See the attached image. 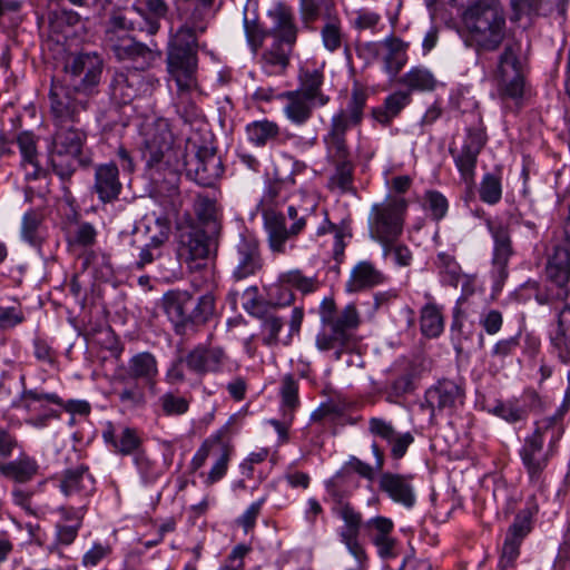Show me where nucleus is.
I'll use <instances>...</instances> for the list:
<instances>
[{
    "mask_svg": "<svg viewBox=\"0 0 570 570\" xmlns=\"http://www.w3.org/2000/svg\"><path fill=\"white\" fill-rule=\"evenodd\" d=\"M181 206V202L179 196H176L171 202L170 206L166 208V215L159 216L155 220V225L157 227V232L150 236L149 242L146 244L150 247L159 248L163 250V246L169 239L170 234V216H174L178 213Z\"/></svg>",
    "mask_w": 570,
    "mask_h": 570,
    "instance_id": "nucleus-43",
    "label": "nucleus"
},
{
    "mask_svg": "<svg viewBox=\"0 0 570 570\" xmlns=\"http://www.w3.org/2000/svg\"><path fill=\"white\" fill-rule=\"evenodd\" d=\"M102 67V59L97 53L77 55L66 62L62 81L89 96L100 82Z\"/></svg>",
    "mask_w": 570,
    "mask_h": 570,
    "instance_id": "nucleus-11",
    "label": "nucleus"
},
{
    "mask_svg": "<svg viewBox=\"0 0 570 570\" xmlns=\"http://www.w3.org/2000/svg\"><path fill=\"white\" fill-rule=\"evenodd\" d=\"M121 189L119 168L115 163L99 164L95 167L92 191L101 203L117 200Z\"/></svg>",
    "mask_w": 570,
    "mask_h": 570,
    "instance_id": "nucleus-24",
    "label": "nucleus"
},
{
    "mask_svg": "<svg viewBox=\"0 0 570 570\" xmlns=\"http://www.w3.org/2000/svg\"><path fill=\"white\" fill-rule=\"evenodd\" d=\"M485 144V134L480 129H469L461 151L454 156L455 165L466 184L474 180L478 156Z\"/></svg>",
    "mask_w": 570,
    "mask_h": 570,
    "instance_id": "nucleus-22",
    "label": "nucleus"
},
{
    "mask_svg": "<svg viewBox=\"0 0 570 570\" xmlns=\"http://www.w3.org/2000/svg\"><path fill=\"white\" fill-rule=\"evenodd\" d=\"M127 373L135 381L141 380L153 387L158 375V363L155 355L149 352L135 354L128 361Z\"/></svg>",
    "mask_w": 570,
    "mask_h": 570,
    "instance_id": "nucleus-36",
    "label": "nucleus"
},
{
    "mask_svg": "<svg viewBox=\"0 0 570 570\" xmlns=\"http://www.w3.org/2000/svg\"><path fill=\"white\" fill-rule=\"evenodd\" d=\"M230 363V358L222 346L199 344L185 356L187 367L199 374L220 373Z\"/></svg>",
    "mask_w": 570,
    "mask_h": 570,
    "instance_id": "nucleus-16",
    "label": "nucleus"
},
{
    "mask_svg": "<svg viewBox=\"0 0 570 570\" xmlns=\"http://www.w3.org/2000/svg\"><path fill=\"white\" fill-rule=\"evenodd\" d=\"M276 98L284 102L283 112L286 119L296 126L305 125L312 118L314 108L318 106L295 90L284 91Z\"/></svg>",
    "mask_w": 570,
    "mask_h": 570,
    "instance_id": "nucleus-28",
    "label": "nucleus"
},
{
    "mask_svg": "<svg viewBox=\"0 0 570 570\" xmlns=\"http://www.w3.org/2000/svg\"><path fill=\"white\" fill-rule=\"evenodd\" d=\"M320 19L323 20L320 35L324 48L330 52L338 51L346 42V33L336 2L322 8Z\"/></svg>",
    "mask_w": 570,
    "mask_h": 570,
    "instance_id": "nucleus-21",
    "label": "nucleus"
},
{
    "mask_svg": "<svg viewBox=\"0 0 570 570\" xmlns=\"http://www.w3.org/2000/svg\"><path fill=\"white\" fill-rule=\"evenodd\" d=\"M12 501L16 505L23 509L28 514L40 518L46 513V505L35 502V492L17 485L11 492Z\"/></svg>",
    "mask_w": 570,
    "mask_h": 570,
    "instance_id": "nucleus-52",
    "label": "nucleus"
},
{
    "mask_svg": "<svg viewBox=\"0 0 570 570\" xmlns=\"http://www.w3.org/2000/svg\"><path fill=\"white\" fill-rule=\"evenodd\" d=\"M193 305L194 298L186 291H169L164 295V311L174 324L177 334H185L189 328L190 307Z\"/></svg>",
    "mask_w": 570,
    "mask_h": 570,
    "instance_id": "nucleus-23",
    "label": "nucleus"
},
{
    "mask_svg": "<svg viewBox=\"0 0 570 570\" xmlns=\"http://www.w3.org/2000/svg\"><path fill=\"white\" fill-rule=\"evenodd\" d=\"M148 83L142 72L135 70L117 71L110 83L111 98L122 105L132 101L140 94L146 92Z\"/></svg>",
    "mask_w": 570,
    "mask_h": 570,
    "instance_id": "nucleus-19",
    "label": "nucleus"
},
{
    "mask_svg": "<svg viewBox=\"0 0 570 570\" xmlns=\"http://www.w3.org/2000/svg\"><path fill=\"white\" fill-rule=\"evenodd\" d=\"M400 81L410 89L419 91L434 90L438 83L433 73L423 67H413Z\"/></svg>",
    "mask_w": 570,
    "mask_h": 570,
    "instance_id": "nucleus-47",
    "label": "nucleus"
},
{
    "mask_svg": "<svg viewBox=\"0 0 570 570\" xmlns=\"http://www.w3.org/2000/svg\"><path fill=\"white\" fill-rule=\"evenodd\" d=\"M333 513L343 521L337 535L347 552H365L360 535L364 525L363 515L351 503L340 501L333 507Z\"/></svg>",
    "mask_w": 570,
    "mask_h": 570,
    "instance_id": "nucleus-14",
    "label": "nucleus"
},
{
    "mask_svg": "<svg viewBox=\"0 0 570 570\" xmlns=\"http://www.w3.org/2000/svg\"><path fill=\"white\" fill-rule=\"evenodd\" d=\"M110 51L120 61H131L140 68L150 67L157 59L160 58L161 52L155 47H149L134 37L117 38L110 36Z\"/></svg>",
    "mask_w": 570,
    "mask_h": 570,
    "instance_id": "nucleus-17",
    "label": "nucleus"
},
{
    "mask_svg": "<svg viewBox=\"0 0 570 570\" xmlns=\"http://www.w3.org/2000/svg\"><path fill=\"white\" fill-rule=\"evenodd\" d=\"M60 520L56 524V542L62 546L71 544L82 525L86 508L78 509L61 507L58 510Z\"/></svg>",
    "mask_w": 570,
    "mask_h": 570,
    "instance_id": "nucleus-32",
    "label": "nucleus"
},
{
    "mask_svg": "<svg viewBox=\"0 0 570 570\" xmlns=\"http://www.w3.org/2000/svg\"><path fill=\"white\" fill-rule=\"evenodd\" d=\"M425 209L430 213L433 219H442L449 208L446 198L439 191L429 190L424 196Z\"/></svg>",
    "mask_w": 570,
    "mask_h": 570,
    "instance_id": "nucleus-61",
    "label": "nucleus"
},
{
    "mask_svg": "<svg viewBox=\"0 0 570 570\" xmlns=\"http://www.w3.org/2000/svg\"><path fill=\"white\" fill-rule=\"evenodd\" d=\"M330 2H335V0H299L298 13L304 27L313 28L315 22L320 20L321 9Z\"/></svg>",
    "mask_w": 570,
    "mask_h": 570,
    "instance_id": "nucleus-56",
    "label": "nucleus"
},
{
    "mask_svg": "<svg viewBox=\"0 0 570 570\" xmlns=\"http://www.w3.org/2000/svg\"><path fill=\"white\" fill-rule=\"evenodd\" d=\"M130 11L127 9H114L105 29V45L110 50V36L117 38H130V31H137L134 18L129 17Z\"/></svg>",
    "mask_w": 570,
    "mask_h": 570,
    "instance_id": "nucleus-40",
    "label": "nucleus"
},
{
    "mask_svg": "<svg viewBox=\"0 0 570 570\" xmlns=\"http://www.w3.org/2000/svg\"><path fill=\"white\" fill-rule=\"evenodd\" d=\"M420 324L423 335L438 337L444 328L442 308L435 303H426L421 309Z\"/></svg>",
    "mask_w": 570,
    "mask_h": 570,
    "instance_id": "nucleus-44",
    "label": "nucleus"
},
{
    "mask_svg": "<svg viewBox=\"0 0 570 570\" xmlns=\"http://www.w3.org/2000/svg\"><path fill=\"white\" fill-rule=\"evenodd\" d=\"M229 263L236 281L255 275L263 267V258L257 237L249 233L240 234L238 243L230 253Z\"/></svg>",
    "mask_w": 570,
    "mask_h": 570,
    "instance_id": "nucleus-13",
    "label": "nucleus"
},
{
    "mask_svg": "<svg viewBox=\"0 0 570 570\" xmlns=\"http://www.w3.org/2000/svg\"><path fill=\"white\" fill-rule=\"evenodd\" d=\"M189 16L184 24H189L196 31L204 33L207 29V18L213 4V0H187Z\"/></svg>",
    "mask_w": 570,
    "mask_h": 570,
    "instance_id": "nucleus-51",
    "label": "nucleus"
},
{
    "mask_svg": "<svg viewBox=\"0 0 570 570\" xmlns=\"http://www.w3.org/2000/svg\"><path fill=\"white\" fill-rule=\"evenodd\" d=\"M102 438L114 448L115 452L122 455H136L141 445V439L137 430L129 426L116 429L109 423L102 433Z\"/></svg>",
    "mask_w": 570,
    "mask_h": 570,
    "instance_id": "nucleus-35",
    "label": "nucleus"
},
{
    "mask_svg": "<svg viewBox=\"0 0 570 570\" xmlns=\"http://www.w3.org/2000/svg\"><path fill=\"white\" fill-rule=\"evenodd\" d=\"M227 430L220 429L207 438L191 459L190 466L194 471L200 469L209 456L215 458L205 484L210 487L225 476L232 454V446L226 440Z\"/></svg>",
    "mask_w": 570,
    "mask_h": 570,
    "instance_id": "nucleus-9",
    "label": "nucleus"
},
{
    "mask_svg": "<svg viewBox=\"0 0 570 570\" xmlns=\"http://www.w3.org/2000/svg\"><path fill=\"white\" fill-rule=\"evenodd\" d=\"M334 173L328 179V188L341 194L353 191V164L352 161L333 163Z\"/></svg>",
    "mask_w": 570,
    "mask_h": 570,
    "instance_id": "nucleus-49",
    "label": "nucleus"
},
{
    "mask_svg": "<svg viewBox=\"0 0 570 570\" xmlns=\"http://www.w3.org/2000/svg\"><path fill=\"white\" fill-rule=\"evenodd\" d=\"M263 59L266 67L272 68L271 72H281L288 66V51L276 45L264 53Z\"/></svg>",
    "mask_w": 570,
    "mask_h": 570,
    "instance_id": "nucleus-64",
    "label": "nucleus"
},
{
    "mask_svg": "<svg viewBox=\"0 0 570 570\" xmlns=\"http://www.w3.org/2000/svg\"><path fill=\"white\" fill-rule=\"evenodd\" d=\"M324 75L318 69H302L298 75L297 92H302L305 97L323 107L328 104L330 98L323 90Z\"/></svg>",
    "mask_w": 570,
    "mask_h": 570,
    "instance_id": "nucleus-37",
    "label": "nucleus"
},
{
    "mask_svg": "<svg viewBox=\"0 0 570 570\" xmlns=\"http://www.w3.org/2000/svg\"><path fill=\"white\" fill-rule=\"evenodd\" d=\"M215 314V297L206 293L194 301L190 307L189 327L206 324Z\"/></svg>",
    "mask_w": 570,
    "mask_h": 570,
    "instance_id": "nucleus-50",
    "label": "nucleus"
},
{
    "mask_svg": "<svg viewBox=\"0 0 570 570\" xmlns=\"http://www.w3.org/2000/svg\"><path fill=\"white\" fill-rule=\"evenodd\" d=\"M247 139L256 147H265L279 139L281 128L272 120L262 119L247 124L245 128Z\"/></svg>",
    "mask_w": 570,
    "mask_h": 570,
    "instance_id": "nucleus-38",
    "label": "nucleus"
},
{
    "mask_svg": "<svg viewBox=\"0 0 570 570\" xmlns=\"http://www.w3.org/2000/svg\"><path fill=\"white\" fill-rule=\"evenodd\" d=\"M284 323L281 317L267 314L263 318L262 330L264 333L263 342L267 346H273L278 343V334Z\"/></svg>",
    "mask_w": 570,
    "mask_h": 570,
    "instance_id": "nucleus-62",
    "label": "nucleus"
},
{
    "mask_svg": "<svg viewBox=\"0 0 570 570\" xmlns=\"http://www.w3.org/2000/svg\"><path fill=\"white\" fill-rule=\"evenodd\" d=\"M531 523L527 515H517L509 527L499 560L500 569H508L514 566L520 554V547L523 539L530 533Z\"/></svg>",
    "mask_w": 570,
    "mask_h": 570,
    "instance_id": "nucleus-25",
    "label": "nucleus"
},
{
    "mask_svg": "<svg viewBox=\"0 0 570 570\" xmlns=\"http://www.w3.org/2000/svg\"><path fill=\"white\" fill-rule=\"evenodd\" d=\"M493 413L509 423H517L527 419L528 409L519 400L512 399L505 402H498Z\"/></svg>",
    "mask_w": 570,
    "mask_h": 570,
    "instance_id": "nucleus-54",
    "label": "nucleus"
},
{
    "mask_svg": "<svg viewBox=\"0 0 570 570\" xmlns=\"http://www.w3.org/2000/svg\"><path fill=\"white\" fill-rule=\"evenodd\" d=\"M88 96L76 91L65 81L52 80L49 102L55 125L76 124L87 110Z\"/></svg>",
    "mask_w": 570,
    "mask_h": 570,
    "instance_id": "nucleus-10",
    "label": "nucleus"
},
{
    "mask_svg": "<svg viewBox=\"0 0 570 570\" xmlns=\"http://www.w3.org/2000/svg\"><path fill=\"white\" fill-rule=\"evenodd\" d=\"M386 276L368 261L358 262L351 271L350 278L346 282V291L356 293L365 288H371L383 284Z\"/></svg>",
    "mask_w": 570,
    "mask_h": 570,
    "instance_id": "nucleus-34",
    "label": "nucleus"
},
{
    "mask_svg": "<svg viewBox=\"0 0 570 570\" xmlns=\"http://www.w3.org/2000/svg\"><path fill=\"white\" fill-rule=\"evenodd\" d=\"M547 275L553 288H568L570 281V258L567 254L556 256L547 265Z\"/></svg>",
    "mask_w": 570,
    "mask_h": 570,
    "instance_id": "nucleus-45",
    "label": "nucleus"
},
{
    "mask_svg": "<svg viewBox=\"0 0 570 570\" xmlns=\"http://www.w3.org/2000/svg\"><path fill=\"white\" fill-rule=\"evenodd\" d=\"M463 399L464 390L460 384L451 380H442L425 392L424 403L421 406L430 411L432 421L436 412L444 410L452 412L458 404L463 403Z\"/></svg>",
    "mask_w": 570,
    "mask_h": 570,
    "instance_id": "nucleus-15",
    "label": "nucleus"
},
{
    "mask_svg": "<svg viewBox=\"0 0 570 570\" xmlns=\"http://www.w3.org/2000/svg\"><path fill=\"white\" fill-rule=\"evenodd\" d=\"M279 282L288 287L295 288L303 294L312 293L316 289L317 282L314 277L305 276L299 269H292L279 275Z\"/></svg>",
    "mask_w": 570,
    "mask_h": 570,
    "instance_id": "nucleus-55",
    "label": "nucleus"
},
{
    "mask_svg": "<svg viewBox=\"0 0 570 570\" xmlns=\"http://www.w3.org/2000/svg\"><path fill=\"white\" fill-rule=\"evenodd\" d=\"M177 253L179 258L185 262L206 258L209 248L205 232L193 225L181 226L179 228Z\"/></svg>",
    "mask_w": 570,
    "mask_h": 570,
    "instance_id": "nucleus-27",
    "label": "nucleus"
},
{
    "mask_svg": "<svg viewBox=\"0 0 570 570\" xmlns=\"http://www.w3.org/2000/svg\"><path fill=\"white\" fill-rule=\"evenodd\" d=\"M372 543L376 547L381 558H391L394 556L395 540L391 537L394 523L385 517H374L365 523Z\"/></svg>",
    "mask_w": 570,
    "mask_h": 570,
    "instance_id": "nucleus-30",
    "label": "nucleus"
},
{
    "mask_svg": "<svg viewBox=\"0 0 570 570\" xmlns=\"http://www.w3.org/2000/svg\"><path fill=\"white\" fill-rule=\"evenodd\" d=\"M119 402L128 409L142 407L147 400L144 387L136 381L117 393Z\"/></svg>",
    "mask_w": 570,
    "mask_h": 570,
    "instance_id": "nucleus-58",
    "label": "nucleus"
},
{
    "mask_svg": "<svg viewBox=\"0 0 570 570\" xmlns=\"http://www.w3.org/2000/svg\"><path fill=\"white\" fill-rule=\"evenodd\" d=\"M368 47L376 51L384 50V69L391 77H395L407 63L409 43L399 37L390 36L380 42L370 43Z\"/></svg>",
    "mask_w": 570,
    "mask_h": 570,
    "instance_id": "nucleus-29",
    "label": "nucleus"
},
{
    "mask_svg": "<svg viewBox=\"0 0 570 570\" xmlns=\"http://www.w3.org/2000/svg\"><path fill=\"white\" fill-rule=\"evenodd\" d=\"M320 317L323 325L316 336L320 351H334L335 358L340 360L343 353L356 347L354 332L360 325V314L353 304L337 311L335 302L326 297L321 303Z\"/></svg>",
    "mask_w": 570,
    "mask_h": 570,
    "instance_id": "nucleus-3",
    "label": "nucleus"
},
{
    "mask_svg": "<svg viewBox=\"0 0 570 570\" xmlns=\"http://www.w3.org/2000/svg\"><path fill=\"white\" fill-rule=\"evenodd\" d=\"M554 417H547L537 423L534 432L524 440L520 450L522 463L532 482L541 479L543 470L547 468L550 452L543 450V431L552 426Z\"/></svg>",
    "mask_w": 570,
    "mask_h": 570,
    "instance_id": "nucleus-12",
    "label": "nucleus"
},
{
    "mask_svg": "<svg viewBox=\"0 0 570 570\" xmlns=\"http://www.w3.org/2000/svg\"><path fill=\"white\" fill-rule=\"evenodd\" d=\"M466 43L476 52L495 51L507 33L505 10L500 0H478L462 16Z\"/></svg>",
    "mask_w": 570,
    "mask_h": 570,
    "instance_id": "nucleus-2",
    "label": "nucleus"
},
{
    "mask_svg": "<svg viewBox=\"0 0 570 570\" xmlns=\"http://www.w3.org/2000/svg\"><path fill=\"white\" fill-rule=\"evenodd\" d=\"M488 228L494 240L493 248V268L498 282H503L508 277V263L513 254L511 237L507 226L501 223L488 220Z\"/></svg>",
    "mask_w": 570,
    "mask_h": 570,
    "instance_id": "nucleus-26",
    "label": "nucleus"
},
{
    "mask_svg": "<svg viewBox=\"0 0 570 570\" xmlns=\"http://www.w3.org/2000/svg\"><path fill=\"white\" fill-rule=\"evenodd\" d=\"M480 199L489 205H494L500 202L502 197L501 179L494 174H485L482 178L480 189Z\"/></svg>",
    "mask_w": 570,
    "mask_h": 570,
    "instance_id": "nucleus-57",
    "label": "nucleus"
},
{
    "mask_svg": "<svg viewBox=\"0 0 570 570\" xmlns=\"http://www.w3.org/2000/svg\"><path fill=\"white\" fill-rule=\"evenodd\" d=\"M435 266L444 283L450 286H458L462 278V271L454 256L444 252L439 253L436 256Z\"/></svg>",
    "mask_w": 570,
    "mask_h": 570,
    "instance_id": "nucleus-48",
    "label": "nucleus"
},
{
    "mask_svg": "<svg viewBox=\"0 0 570 570\" xmlns=\"http://www.w3.org/2000/svg\"><path fill=\"white\" fill-rule=\"evenodd\" d=\"M45 214L38 208L24 213L21 222V236L31 245H38L41 240V228Z\"/></svg>",
    "mask_w": 570,
    "mask_h": 570,
    "instance_id": "nucleus-46",
    "label": "nucleus"
},
{
    "mask_svg": "<svg viewBox=\"0 0 570 570\" xmlns=\"http://www.w3.org/2000/svg\"><path fill=\"white\" fill-rule=\"evenodd\" d=\"M141 145L142 158L148 168L186 174L202 186H210L222 174L220 160L216 154L202 148L191 157L175 144L174 135L166 119L159 118L145 127Z\"/></svg>",
    "mask_w": 570,
    "mask_h": 570,
    "instance_id": "nucleus-1",
    "label": "nucleus"
},
{
    "mask_svg": "<svg viewBox=\"0 0 570 570\" xmlns=\"http://www.w3.org/2000/svg\"><path fill=\"white\" fill-rule=\"evenodd\" d=\"M282 403L284 413H293L298 405V385L291 375H286L282 381L281 387Z\"/></svg>",
    "mask_w": 570,
    "mask_h": 570,
    "instance_id": "nucleus-59",
    "label": "nucleus"
},
{
    "mask_svg": "<svg viewBox=\"0 0 570 570\" xmlns=\"http://www.w3.org/2000/svg\"><path fill=\"white\" fill-rule=\"evenodd\" d=\"M50 147V163L55 174L62 180L69 179L78 166L87 167L91 157L85 153L87 134L73 124L55 125Z\"/></svg>",
    "mask_w": 570,
    "mask_h": 570,
    "instance_id": "nucleus-4",
    "label": "nucleus"
},
{
    "mask_svg": "<svg viewBox=\"0 0 570 570\" xmlns=\"http://www.w3.org/2000/svg\"><path fill=\"white\" fill-rule=\"evenodd\" d=\"M407 202L401 196H387L384 200L372 205L368 215V232L372 239L383 246L387 255L390 246L403 233Z\"/></svg>",
    "mask_w": 570,
    "mask_h": 570,
    "instance_id": "nucleus-6",
    "label": "nucleus"
},
{
    "mask_svg": "<svg viewBox=\"0 0 570 570\" xmlns=\"http://www.w3.org/2000/svg\"><path fill=\"white\" fill-rule=\"evenodd\" d=\"M17 144L20 149L23 163L30 165L33 168V170L27 175H32L36 177L39 170V164L36 138L33 134L29 131L19 134L17 136Z\"/></svg>",
    "mask_w": 570,
    "mask_h": 570,
    "instance_id": "nucleus-53",
    "label": "nucleus"
},
{
    "mask_svg": "<svg viewBox=\"0 0 570 570\" xmlns=\"http://www.w3.org/2000/svg\"><path fill=\"white\" fill-rule=\"evenodd\" d=\"M60 490L66 497H88L95 491V480L89 473L88 468L81 464L65 471L60 482Z\"/></svg>",
    "mask_w": 570,
    "mask_h": 570,
    "instance_id": "nucleus-33",
    "label": "nucleus"
},
{
    "mask_svg": "<svg viewBox=\"0 0 570 570\" xmlns=\"http://www.w3.org/2000/svg\"><path fill=\"white\" fill-rule=\"evenodd\" d=\"M316 205L309 202L305 205L292 204L287 207V217L293 222L286 227L285 216L272 208L263 210L264 229L268 249L273 255L287 254L288 247L295 246L289 240L299 235L306 227L307 219L314 213Z\"/></svg>",
    "mask_w": 570,
    "mask_h": 570,
    "instance_id": "nucleus-5",
    "label": "nucleus"
},
{
    "mask_svg": "<svg viewBox=\"0 0 570 570\" xmlns=\"http://www.w3.org/2000/svg\"><path fill=\"white\" fill-rule=\"evenodd\" d=\"M130 10L137 14L134 19L137 31L150 37L158 33L161 20H167L170 14L166 0H140Z\"/></svg>",
    "mask_w": 570,
    "mask_h": 570,
    "instance_id": "nucleus-18",
    "label": "nucleus"
},
{
    "mask_svg": "<svg viewBox=\"0 0 570 570\" xmlns=\"http://www.w3.org/2000/svg\"><path fill=\"white\" fill-rule=\"evenodd\" d=\"M410 100L409 92L395 91L386 97L382 107L373 109V117L377 122L386 126L410 104Z\"/></svg>",
    "mask_w": 570,
    "mask_h": 570,
    "instance_id": "nucleus-42",
    "label": "nucleus"
},
{
    "mask_svg": "<svg viewBox=\"0 0 570 570\" xmlns=\"http://www.w3.org/2000/svg\"><path fill=\"white\" fill-rule=\"evenodd\" d=\"M171 78L177 85V112L185 121L191 122L200 115V110L194 101V96L198 92L197 72L190 75V81L189 79L180 81L177 77Z\"/></svg>",
    "mask_w": 570,
    "mask_h": 570,
    "instance_id": "nucleus-31",
    "label": "nucleus"
},
{
    "mask_svg": "<svg viewBox=\"0 0 570 570\" xmlns=\"http://www.w3.org/2000/svg\"><path fill=\"white\" fill-rule=\"evenodd\" d=\"M327 156L332 163L351 161L345 138L326 136Z\"/></svg>",
    "mask_w": 570,
    "mask_h": 570,
    "instance_id": "nucleus-63",
    "label": "nucleus"
},
{
    "mask_svg": "<svg viewBox=\"0 0 570 570\" xmlns=\"http://www.w3.org/2000/svg\"><path fill=\"white\" fill-rule=\"evenodd\" d=\"M412 480L410 474L383 472L379 479V489L393 502L410 509L416 501Z\"/></svg>",
    "mask_w": 570,
    "mask_h": 570,
    "instance_id": "nucleus-20",
    "label": "nucleus"
},
{
    "mask_svg": "<svg viewBox=\"0 0 570 570\" xmlns=\"http://www.w3.org/2000/svg\"><path fill=\"white\" fill-rule=\"evenodd\" d=\"M498 94L502 99L519 100L523 96L524 76L519 59V47L512 43L505 45L498 57V63L493 71Z\"/></svg>",
    "mask_w": 570,
    "mask_h": 570,
    "instance_id": "nucleus-8",
    "label": "nucleus"
},
{
    "mask_svg": "<svg viewBox=\"0 0 570 570\" xmlns=\"http://www.w3.org/2000/svg\"><path fill=\"white\" fill-rule=\"evenodd\" d=\"M199 35L202 32L184 23L173 33L167 56V67L171 77H177L180 81L186 79L190 81V75L197 72Z\"/></svg>",
    "mask_w": 570,
    "mask_h": 570,
    "instance_id": "nucleus-7",
    "label": "nucleus"
},
{
    "mask_svg": "<svg viewBox=\"0 0 570 570\" xmlns=\"http://www.w3.org/2000/svg\"><path fill=\"white\" fill-rule=\"evenodd\" d=\"M551 343L563 363H570V304L564 305L558 315V327Z\"/></svg>",
    "mask_w": 570,
    "mask_h": 570,
    "instance_id": "nucleus-41",
    "label": "nucleus"
},
{
    "mask_svg": "<svg viewBox=\"0 0 570 570\" xmlns=\"http://www.w3.org/2000/svg\"><path fill=\"white\" fill-rule=\"evenodd\" d=\"M274 26L271 30L272 36L279 42L292 47L297 38V27L291 9L279 7L274 13Z\"/></svg>",
    "mask_w": 570,
    "mask_h": 570,
    "instance_id": "nucleus-39",
    "label": "nucleus"
},
{
    "mask_svg": "<svg viewBox=\"0 0 570 570\" xmlns=\"http://www.w3.org/2000/svg\"><path fill=\"white\" fill-rule=\"evenodd\" d=\"M159 403L166 415H183L189 409V401L185 396L171 392L161 395Z\"/></svg>",
    "mask_w": 570,
    "mask_h": 570,
    "instance_id": "nucleus-60",
    "label": "nucleus"
}]
</instances>
